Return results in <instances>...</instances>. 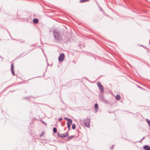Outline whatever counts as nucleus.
<instances>
[{"label":"nucleus","instance_id":"1","mask_svg":"<svg viewBox=\"0 0 150 150\" xmlns=\"http://www.w3.org/2000/svg\"><path fill=\"white\" fill-rule=\"evenodd\" d=\"M80 123L82 125H84L87 127H89L90 126V119L86 118L80 120Z\"/></svg>","mask_w":150,"mask_h":150},{"label":"nucleus","instance_id":"2","mask_svg":"<svg viewBox=\"0 0 150 150\" xmlns=\"http://www.w3.org/2000/svg\"><path fill=\"white\" fill-rule=\"evenodd\" d=\"M53 33L54 34V36L55 39L56 40H60L61 39V37L60 34L57 31V30H54L53 31Z\"/></svg>","mask_w":150,"mask_h":150},{"label":"nucleus","instance_id":"3","mask_svg":"<svg viewBox=\"0 0 150 150\" xmlns=\"http://www.w3.org/2000/svg\"><path fill=\"white\" fill-rule=\"evenodd\" d=\"M97 84L100 90V92L102 93H103L104 90L103 86L99 82H97Z\"/></svg>","mask_w":150,"mask_h":150},{"label":"nucleus","instance_id":"4","mask_svg":"<svg viewBox=\"0 0 150 150\" xmlns=\"http://www.w3.org/2000/svg\"><path fill=\"white\" fill-rule=\"evenodd\" d=\"M57 135L59 137L64 138L67 137L68 135V132H66L65 134H61L59 133V132L57 133Z\"/></svg>","mask_w":150,"mask_h":150},{"label":"nucleus","instance_id":"5","mask_svg":"<svg viewBox=\"0 0 150 150\" xmlns=\"http://www.w3.org/2000/svg\"><path fill=\"white\" fill-rule=\"evenodd\" d=\"M64 57V53H61L59 55L58 59L59 62H62Z\"/></svg>","mask_w":150,"mask_h":150},{"label":"nucleus","instance_id":"6","mask_svg":"<svg viewBox=\"0 0 150 150\" xmlns=\"http://www.w3.org/2000/svg\"><path fill=\"white\" fill-rule=\"evenodd\" d=\"M14 66L13 63L12 64L11 66V70L12 75H14L15 74L14 71Z\"/></svg>","mask_w":150,"mask_h":150},{"label":"nucleus","instance_id":"7","mask_svg":"<svg viewBox=\"0 0 150 150\" xmlns=\"http://www.w3.org/2000/svg\"><path fill=\"white\" fill-rule=\"evenodd\" d=\"M145 150H150V147L147 145H145L143 147Z\"/></svg>","mask_w":150,"mask_h":150},{"label":"nucleus","instance_id":"8","mask_svg":"<svg viewBox=\"0 0 150 150\" xmlns=\"http://www.w3.org/2000/svg\"><path fill=\"white\" fill-rule=\"evenodd\" d=\"M64 119L65 120H68V122H70L71 123V124H72V120L71 119H69V118H67V117H65L64 118Z\"/></svg>","mask_w":150,"mask_h":150},{"label":"nucleus","instance_id":"9","mask_svg":"<svg viewBox=\"0 0 150 150\" xmlns=\"http://www.w3.org/2000/svg\"><path fill=\"white\" fill-rule=\"evenodd\" d=\"M33 22L34 23L36 24L38 22V20L37 19H34L33 20Z\"/></svg>","mask_w":150,"mask_h":150},{"label":"nucleus","instance_id":"10","mask_svg":"<svg viewBox=\"0 0 150 150\" xmlns=\"http://www.w3.org/2000/svg\"><path fill=\"white\" fill-rule=\"evenodd\" d=\"M120 96L119 95H117L116 96V98L117 100H119L120 99Z\"/></svg>","mask_w":150,"mask_h":150},{"label":"nucleus","instance_id":"11","mask_svg":"<svg viewBox=\"0 0 150 150\" xmlns=\"http://www.w3.org/2000/svg\"><path fill=\"white\" fill-rule=\"evenodd\" d=\"M67 127L69 129H70V127L71 126V123L69 122H68L67 123Z\"/></svg>","mask_w":150,"mask_h":150},{"label":"nucleus","instance_id":"12","mask_svg":"<svg viewBox=\"0 0 150 150\" xmlns=\"http://www.w3.org/2000/svg\"><path fill=\"white\" fill-rule=\"evenodd\" d=\"M95 109L96 110H98V105L97 103H96L95 105Z\"/></svg>","mask_w":150,"mask_h":150},{"label":"nucleus","instance_id":"13","mask_svg":"<svg viewBox=\"0 0 150 150\" xmlns=\"http://www.w3.org/2000/svg\"><path fill=\"white\" fill-rule=\"evenodd\" d=\"M53 132L54 133H56L57 132V129L56 128L54 127L53 128Z\"/></svg>","mask_w":150,"mask_h":150},{"label":"nucleus","instance_id":"14","mask_svg":"<svg viewBox=\"0 0 150 150\" xmlns=\"http://www.w3.org/2000/svg\"><path fill=\"white\" fill-rule=\"evenodd\" d=\"M72 128L73 129H75L76 128V125L75 124H72Z\"/></svg>","mask_w":150,"mask_h":150},{"label":"nucleus","instance_id":"15","mask_svg":"<svg viewBox=\"0 0 150 150\" xmlns=\"http://www.w3.org/2000/svg\"><path fill=\"white\" fill-rule=\"evenodd\" d=\"M74 137V136H69L68 137V140H70L73 138Z\"/></svg>","mask_w":150,"mask_h":150},{"label":"nucleus","instance_id":"16","mask_svg":"<svg viewBox=\"0 0 150 150\" xmlns=\"http://www.w3.org/2000/svg\"><path fill=\"white\" fill-rule=\"evenodd\" d=\"M89 0H80V2L81 3H83L86 1H88Z\"/></svg>","mask_w":150,"mask_h":150},{"label":"nucleus","instance_id":"17","mask_svg":"<svg viewBox=\"0 0 150 150\" xmlns=\"http://www.w3.org/2000/svg\"><path fill=\"white\" fill-rule=\"evenodd\" d=\"M146 120L147 121L149 126H150V121L148 119H146Z\"/></svg>","mask_w":150,"mask_h":150},{"label":"nucleus","instance_id":"18","mask_svg":"<svg viewBox=\"0 0 150 150\" xmlns=\"http://www.w3.org/2000/svg\"><path fill=\"white\" fill-rule=\"evenodd\" d=\"M114 148V146L113 145H112L110 147V149H113Z\"/></svg>","mask_w":150,"mask_h":150},{"label":"nucleus","instance_id":"19","mask_svg":"<svg viewBox=\"0 0 150 150\" xmlns=\"http://www.w3.org/2000/svg\"><path fill=\"white\" fill-rule=\"evenodd\" d=\"M100 98L102 99H104V97L103 96H100Z\"/></svg>","mask_w":150,"mask_h":150},{"label":"nucleus","instance_id":"20","mask_svg":"<svg viewBox=\"0 0 150 150\" xmlns=\"http://www.w3.org/2000/svg\"><path fill=\"white\" fill-rule=\"evenodd\" d=\"M62 118H60L59 119V121H61L62 120Z\"/></svg>","mask_w":150,"mask_h":150},{"label":"nucleus","instance_id":"21","mask_svg":"<svg viewBox=\"0 0 150 150\" xmlns=\"http://www.w3.org/2000/svg\"><path fill=\"white\" fill-rule=\"evenodd\" d=\"M43 134V133H42L40 135V137H41Z\"/></svg>","mask_w":150,"mask_h":150},{"label":"nucleus","instance_id":"22","mask_svg":"<svg viewBox=\"0 0 150 150\" xmlns=\"http://www.w3.org/2000/svg\"><path fill=\"white\" fill-rule=\"evenodd\" d=\"M145 138V137H143L142 139H141V140H142Z\"/></svg>","mask_w":150,"mask_h":150},{"label":"nucleus","instance_id":"23","mask_svg":"<svg viewBox=\"0 0 150 150\" xmlns=\"http://www.w3.org/2000/svg\"><path fill=\"white\" fill-rule=\"evenodd\" d=\"M44 124L46 125H47V124L46 123H45V122H44Z\"/></svg>","mask_w":150,"mask_h":150}]
</instances>
